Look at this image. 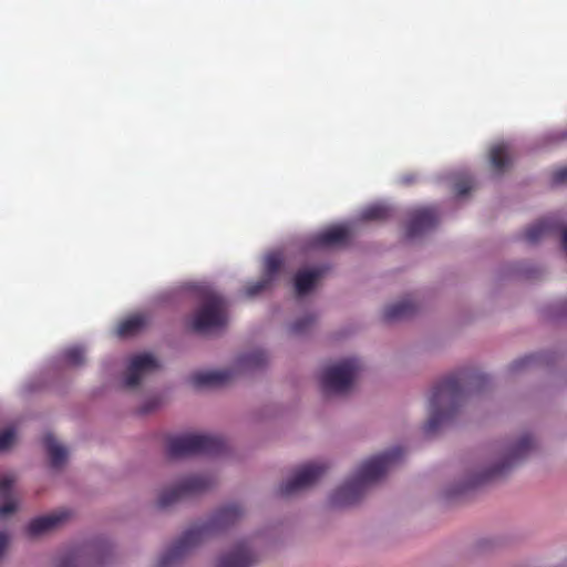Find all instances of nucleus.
Returning <instances> with one entry per match:
<instances>
[{"instance_id": "a211bd4d", "label": "nucleus", "mask_w": 567, "mask_h": 567, "mask_svg": "<svg viewBox=\"0 0 567 567\" xmlns=\"http://www.w3.org/2000/svg\"><path fill=\"white\" fill-rule=\"evenodd\" d=\"M42 442L48 453L50 465L54 468L61 467L68 457L66 449L59 444L51 433L45 434Z\"/></svg>"}, {"instance_id": "9d476101", "label": "nucleus", "mask_w": 567, "mask_h": 567, "mask_svg": "<svg viewBox=\"0 0 567 567\" xmlns=\"http://www.w3.org/2000/svg\"><path fill=\"white\" fill-rule=\"evenodd\" d=\"M256 563L257 556L250 543L239 540L220 555L216 567H252Z\"/></svg>"}, {"instance_id": "f3484780", "label": "nucleus", "mask_w": 567, "mask_h": 567, "mask_svg": "<svg viewBox=\"0 0 567 567\" xmlns=\"http://www.w3.org/2000/svg\"><path fill=\"white\" fill-rule=\"evenodd\" d=\"M416 311V305L411 299H403L389 305L383 310L385 321H396L411 317Z\"/></svg>"}, {"instance_id": "423d86ee", "label": "nucleus", "mask_w": 567, "mask_h": 567, "mask_svg": "<svg viewBox=\"0 0 567 567\" xmlns=\"http://www.w3.org/2000/svg\"><path fill=\"white\" fill-rule=\"evenodd\" d=\"M534 447L535 442L532 435L524 434L517 442L505 447L502 451L499 462L480 473L475 478V483L478 484L506 475L515 465L525 460Z\"/></svg>"}, {"instance_id": "f257e3e1", "label": "nucleus", "mask_w": 567, "mask_h": 567, "mask_svg": "<svg viewBox=\"0 0 567 567\" xmlns=\"http://www.w3.org/2000/svg\"><path fill=\"white\" fill-rule=\"evenodd\" d=\"M487 383L488 378L485 374L473 370H461L442 379L432 390L425 433L436 432L454 416L467 393L480 391Z\"/></svg>"}, {"instance_id": "bb28decb", "label": "nucleus", "mask_w": 567, "mask_h": 567, "mask_svg": "<svg viewBox=\"0 0 567 567\" xmlns=\"http://www.w3.org/2000/svg\"><path fill=\"white\" fill-rule=\"evenodd\" d=\"M271 284L272 281L261 276L260 280L247 285V287L245 288V293L249 298L255 297L259 295L261 291L268 289L271 286Z\"/></svg>"}, {"instance_id": "72a5a7b5", "label": "nucleus", "mask_w": 567, "mask_h": 567, "mask_svg": "<svg viewBox=\"0 0 567 567\" xmlns=\"http://www.w3.org/2000/svg\"><path fill=\"white\" fill-rule=\"evenodd\" d=\"M471 189L472 182L468 178L462 179L455 184V192L460 197L465 196Z\"/></svg>"}, {"instance_id": "e433bc0d", "label": "nucleus", "mask_w": 567, "mask_h": 567, "mask_svg": "<svg viewBox=\"0 0 567 567\" xmlns=\"http://www.w3.org/2000/svg\"><path fill=\"white\" fill-rule=\"evenodd\" d=\"M561 244H563L564 250L567 252V227L564 228V230H563Z\"/></svg>"}, {"instance_id": "4468645a", "label": "nucleus", "mask_w": 567, "mask_h": 567, "mask_svg": "<svg viewBox=\"0 0 567 567\" xmlns=\"http://www.w3.org/2000/svg\"><path fill=\"white\" fill-rule=\"evenodd\" d=\"M349 240V230L344 226H331L311 238V245L318 248L341 246Z\"/></svg>"}, {"instance_id": "f704fd0d", "label": "nucleus", "mask_w": 567, "mask_h": 567, "mask_svg": "<svg viewBox=\"0 0 567 567\" xmlns=\"http://www.w3.org/2000/svg\"><path fill=\"white\" fill-rule=\"evenodd\" d=\"M158 405V400L152 399L150 400L141 410L142 414H146L155 410Z\"/></svg>"}, {"instance_id": "f8f14e48", "label": "nucleus", "mask_w": 567, "mask_h": 567, "mask_svg": "<svg viewBox=\"0 0 567 567\" xmlns=\"http://www.w3.org/2000/svg\"><path fill=\"white\" fill-rule=\"evenodd\" d=\"M158 367V362L150 353H142L132 357L124 379V386L127 389L136 388L144 375L155 371Z\"/></svg>"}, {"instance_id": "39448f33", "label": "nucleus", "mask_w": 567, "mask_h": 567, "mask_svg": "<svg viewBox=\"0 0 567 567\" xmlns=\"http://www.w3.org/2000/svg\"><path fill=\"white\" fill-rule=\"evenodd\" d=\"M202 305L194 313L190 328L195 332H207L227 323V302L223 296L206 289L200 296Z\"/></svg>"}, {"instance_id": "393cba45", "label": "nucleus", "mask_w": 567, "mask_h": 567, "mask_svg": "<svg viewBox=\"0 0 567 567\" xmlns=\"http://www.w3.org/2000/svg\"><path fill=\"white\" fill-rule=\"evenodd\" d=\"M63 361L71 367H79L85 362V349L81 346H72L62 352Z\"/></svg>"}, {"instance_id": "f03ea898", "label": "nucleus", "mask_w": 567, "mask_h": 567, "mask_svg": "<svg viewBox=\"0 0 567 567\" xmlns=\"http://www.w3.org/2000/svg\"><path fill=\"white\" fill-rule=\"evenodd\" d=\"M244 511L238 504L218 508L208 522L187 529L159 558L158 567H171L210 536L228 528L240 519Z\"/></svg>"}, {"instance_id": "9b49d317", "label": "nucleus", "mask_w": 567, "mask_h": 567, "mask_svg": "<svg viewBox=\"0 0 567 567\" xmlns=\"http://www.w3.org/2000/svg\"><path fill=\"white\" fill-rule=\"evenodd\" d=\"M439 223L435 207H422L410 212L406 225V237L414 239L434 228Z\"/></svg>"}, {"instance_id": "a878e982", "label": "nucleus", "mask_w": 567, "mask_h": 567, "mask_svg": "<svg viewBox=\"0 0 567 567\" xmlns=\"http://www.w3.org/2000/svg\"><path fill=\"white\" fill-rule=\"evenodd\" d=\"M267 361V355L261 350H256L251 353L245 354L240 358V363L244 367L257 368Z\"/></svg>"}, {"instance_id": "0eeeda50", "label": "nucleus", "mask_w": 567, "mask_h": 567, "mask_svg": "<svg viewBox=\"0 0 567 567\" xmlns=\"http://www.w3.org/2000/svg\"><path fill=\"white\" fill-rule=\"evenodd\" d=\"M360 369L361 363L355 358L343 359L326 367L320 375L322 391L326 394L348 392Z\"/></svg>"}, {"instance_id": "ddd939ff", "label": "nucleus", "mask_w": 567, "mask_h": 567, "mask_svg": "<svg viewBox=\"0 0 567 567\" xmlns=\"http://www.w3.org/2000/svg\"><path fill=\"white\" fill-rule=\"evenodd\" d=\"M71 513L66 509H60L51 514L37 517L32 519L27 526V534L29 536H39L43 533L50 532L59 527L63 522L70 517Z\"/></svg>"}, {"instance_id": "5701e85b", "label": "nucleus", "mask_w": 567, "mask_h": 567, "mask_svg": "<svg viewBox=\"0 0 567 567\" xmlns=\"http://www.w3.org/2000/svg\"><path fill=\"white\" fill-rule=\"evenodd\" d=\"M391 207L385 204H374L365 207L361 214L360 218L365 221L375 220L382 221L386 220L391 217Z\"/></svg>"}, {"instance_id": "aec40b11", "label": "nucleus", "mask_w": 567, "mask_h": 567, "mask_svg": "<svg viewBox=\"0 0 567 567\" xmlns=\"http://www.w3.org/2000/svg\"><path fill=\"white\" fill-rule=\"evenodd\" d=\"M323 272L324 270L322 268L298 271L295 276L296 293L298 296H303L311 291Z\"/></svg>"}, {"instance_id": "2eb2a0df", "label": "nucleus", "mask_w": 567, "mask_h": 567, "mask_svg": "<svg viewBox=\"0 0 567 567\" xmlns=\"http://www.w3.org/2000/svg\"><path fill=\"white\" fill-rule=\"evenodd\" d=\"M231 379L229 370L199 371L190 377V382L195 388L220 386Z\"/></svg>"}, {"instance_id": "412c9836", "label": "nucleus", "mask_w": 567, "mask_h": 567, "mask_svg": "<svg viewBox=\"0 0 567 567\" xmlns=\"http://www.w3.org/2000/svg\"><path fill=\"white\" fill-rule=\"evenodd\" d=\"M147 322L148 319L145 315H133L118 323L116 332L123 338L131 337L144 329Z\"/></svg>"}, {"instance_id": "c756f323", "label": "nucleus", "mask_w": 567, "mask_h": 567, "mask_svg": "<svg viewBox=\"0 0 567 567\" xmlns=\"http://www.w3.org/2000/svg\"><path fill=\"white\" fill-rule=\"evenodd\" d=\"M16 441V432L13 429L0 431V452L9 450Z\"/></svg>"}, {"instance_id": "dca6fc26", "label": "nucleus", "mask_w": 567, "mask_h": 567, "mask_svg": "<svg viewBox=\"0 0 567 567\" xmlns=\"http://www.w3.org/2000/svg\"><path fill=\"white\" fill-rule=\"evenodd\" d=\"M489 163L496 174H503L512 164L509 146L504 143L492 146Z\"/></svg>"}, {"instance_id": "4be33fe9", "label": "nucleus", "mask_w": 567, "mask_h": 567, "mask_svg": "<svg viewBox=\"0 0 567 567\" xmlns=\"http://www.w3.org/2000/svg\"><path fill=\"white\" fill-rule=\"evenodd\" d=\"M555 230V224L549 219H542L529 226L524 233V240L536 244Z\"/></svg>"}, {"instance_id": "1a4fd4ad", "label": "nucleus", "mask_w": 567, "mask_h": 567, "mask_svg": "<svg viewBox=\"0 0 567 567\" xmlns=\"http://www.w3.org/2000/svg\"><path fill=\"white\" fill-rule=\"evenodd\" d=\"M327 471L321 463H309L296 471L292 478L279 486L281 496H290L313 485Z\"/></svg>"}, {"instance_id": "2f4dec72", "label": "nucleus", "mask_w": 567, "mask_h": 567, "mask_svg": "<svg viewBox=\"0 0 567 567\" xmlns=\"http://www.w3.org/2000/svg\"><path fill=\"white\" fill-rule=\"evenodd\" d=\"M551 183L554 185H560L567 183V166L560 167L553 172Z\"/></svg>"}, {"instance_id": "b1692460", "label": "nucleus", "mask_w": 567, "mask_h": 567, "mask_svg": "<svg viewBox=\"0 0 567 567\" xmlns=\"http://www.w3.org/2000/svg\"><path fill=\"white\" fill-rule=\"evenodd\" d=\"M282 266V257L279 252H271L266 256L262 276L275 281Z\"/></svg>"}, {"instance_id": "7ed1b4c3", "label": "nucleus", "mask_w": 567, "mask_h": 567, "mask_svg": "<svg viewBox=\"0 0 567 567\" xmlns=\"http://www.w3.org/2000/svg\"><path fill=\"white\" fill-rule=\"evenodd\" d=\"M403 456L401 447H394L363 462L355 475L333 492L330 502L336 507L350 506L360 501L369 484L383 477Z\"/></svg>"}, {"instance_id": "7c9ffc66", "label": "nucleus", "mask_w": 567, "mask_h": 567, "mask_svg": "<svg viewBox=\"0 0 567 567\" xmlns=\"http://www.w3.org/2000/svg\"><path fill=\"white\" fill-rule=\"evenodd\" d=\"M536 359V355L535 354H530V355H526L524 358H520L518 360H515L509 369L512 372H516V371H519L520 369L527 367L528 364H530L533 361H535Z\"/></svg>"}, {"instance_id": "6ab92c4d", "label": "nucleus", "mask_w": 567, "mask_h": 567, "mask_svg": "<svg viewBox=\"0 0 567 567\" xmlns=\"http://www.w3.org/2000/svg\"><path fill=\"white\" fill-rule=\"evenodd\" d=\"M14 483V476L12 474H0V516H7L12 514L17 506L11 497V488Z\"/></svg>"}, {"instance_id": "c85d7f7f", "label": "nucleus", "mask_w": 567, "mask_h": 567, "mask_svg": "<svg viewBox=\"0 0 567 567\" xmlns=\"http://www.w3.org/2000/svg\"><path fill=\"white\" fill-rule=\"evenodd\" d=\"M316 318L311 315H308L303 318H300L291 326V331L296 334H302L308 331V329L315 323Z\"/></svg>"}, {"instance_id": "6e6552de", "label": "nucleus", "mask_w": 567, "mask_h": 567, "mask_svg": "<svg viewBox=\"0 0 567 567\" xmlns=\"http://www.w3.org/2000/svg\"><path fill=\"white\" fill-rule=\"evenodd\" d=\"M213 485V480L207 475H192L185 477L176 486L165 489L161 493L157 505L159 508H166L176 502L202 493Z\"/></svg>"}, {"instance_id": "cd10ccee", "label": "nucleus", "mask_w": 567, "mask_h": 567, "mask_svg": "<svg viewBox=\"0 0 567 567\" xmlns=\"http://www.w3.org/2000/svg\"><path fill=\"white\" fill-rule=\"evenodd\" d=\"M271 284L272 281L261 276L260 280L247 285V287L245 288V293L249 298L255 297L259 295L261 291L268 289L271 286Z\"/></svg>"}, {"instance_id": "4c0bfd02", "label": "nucleus", "mask_w": 567, "mask_h": 567, "mask_svg": "<svg viewBox=\"0 0 567 567\" xmlns=\"http://www.w3.org/2000/svg\"><path fill=\"white\" fill-rule=\"evenodd\" d=\"M413 182H414V177H412V176H404L403 177V183L406 184V185H409V184H411Z\"/></svg>"}, {"instance_id": "473e14b6", "label": "nucleus", "mask_w": 567, "mask_h": 567, "mask_svg": "<svg viewBox=\"0 0 567 567\" xmlns=\"http://www.w3.org/2000/svg\"><path fill=\"white\" fill-rule=\"evenodd\" d=\"M58 567H81L79 556L76 554H70L63 557Z\"/></svg>"}, {"instance_id": "20e7f679", "label": "nucleus", "mask_w": 567, "mask_h": 567, "mask_svg": "<svg viewBox=\"0 0 567 567\" xmlns=\"http://www.w3.org/2000/svg\"><path fill=\"white\" fill-rule=\"evenodd\" d=\"M226 450V441L216 435L184 434L172 436L166 444V453L172 458L192 455H218Z\"/></svg>"}, {"instance_id": "c9c22d12", "label": "nucleus", "mask_w": 567, "mask_h": 567, "mask_svg": "<svg viewBox=\"0 0 567 567\" xmlns=\"http://www.w3.org/2000/svg\"><path fill=\"white\" fill-rule=\"evenodd\" d=\"M8 535L4 532H0V558L2 557L7 546H8Z\"/></svg>"}]
</instances>
